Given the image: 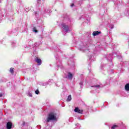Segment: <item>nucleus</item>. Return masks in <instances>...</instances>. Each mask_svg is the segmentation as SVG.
Segmentation results:
<instances>
[{
    "label": "nucleus",
    "instance_id": "obj_1",
    "mask_svg": "<svg viewBox=\"0 0 129 129\" xmlns=\"http://www.w3.org/2000/svg\"><path fill=\"white\" fill-rule=\"evenodd\" d=\"M54 120H57V115L54 112L49 113L45 119L46 123H48V122H51V121H54Z\"/></svg>",
    "mask_w": 129,
    "mask_h": 129
},
{
    "label": "nucleus",
    "instance_id": "obj_2",
    "mask_svg": "<svg viewBox=\"0 0 129 129\" xmlns=\"http://www.w3.org/2000/svg\"><path fill=\"white\" fill-rule=\"evenodd\" d=\"M61 28L63 32H66V33H67V32H69V26L67 25L66 24H61Z\"/></svg>",
    "mask_w": 129,
    "mask_h": 129
},
{
    "label": "nucleus",
    "instance_id": "obj_3",
    "mask_svg": "<svg viewBox=\"0 0 129 129\" xmlns=\"http://www.w3.org/2000/svg\"><path fill=\"white\" fill-rule=\"evenodd\" d=\"M14 125H13V123L12 122L9 121L6 124V128L7 129H12L13 128Z\"/></svg>",
    "mask_w": 129,
    "mask_h": 129
},
{
    "label": "nucleus",
    "instance_id": "obj_4",
    "mask_svg": "<svg viewBox=\"0 0 129 129\" xmlns=\"http://www.w3.org/2000/svg\"><path fill=\"white\" fill-rule=\"evenodd\" d=\"M35 61L38 63V65H41V64H42V60L38 57L36 58Z\"/></svg>",
    "mask_w": 129,
    "mask_h": 129
},
{
    "label": "nucleus",
    "instance_id": "obj_5",
    "mask_svg": "<svg viewBox=\"0 0 129 129\" xmlns=\"http://www.w3.org/2000/svg\"><path fill=\"white\" fill-rule=\"evenodd\" d=\"M75 112H78V113H81L82 114V112H83V110H80L78 108H76L75 109Z\"/></svg>",
    "mask_w": 129,
    "mask_h": 129
},
{
    "label": "nucleus",
    "instance_id": "obj_6",
    "mask_svg": "<svg viewBox=\"0 0 129 129\" xmlns=\"http://www.w3.org/2000/svg\"><path fill=\"white\" fill-rule=\"evenodd\" d=\"M99 34H101V32L100 31H94L93 32V36H98V35H99Z\"/></svg>",
    "mask_w": 129,
    "mask_h": 129
},
{
    "label": "nucleus",
    "instance_id": "obj_7",
    "mask_svg": "<svg viewBox=\"0 0 129 129\" xmlns=\"http://www.w3.org/2000/svg\"><path fill=\"white\" fill-rule=\"evenodd\" d=\"M68 78L70 80H71L72 78H73V75H72V74H71V73H68Z\"/></svg>",
    "mask_w": 129,
    "mask_h": 129
},
{
    "label": "nucleus",
    "instance_id": "obj_8",
    "mask_svg": "<svg viewBox=\"0 0 129 129\" xmlns=\"http://www.w3.org/2000/svg\"><path fill=\"white\" fill-rule=\"evenodd\" d=\"M125 89L126 91H129V84H126L125 86Z\"/></svg>",
    "mask_w": 129,
    "mask_h": 129
},
{
    "label": "nucleus",
    "instance_id": "obj_9",
    "mask_svg": "<svg viewBox=\"0 0 129 129\" xmlns=\"http://www.w3.org/2000/svg\"><path fill=\"white\" fill-rule=\"evenodd\" d=\"M71 99H72V98L71 97V95H69L68 97V99H67V101H70L71 100Z\"/></svg>",
    "mask_w": 129,
    "mask_h": 129
},
{
    "label": "nucleus",
    "instance_id": "obj_10",
    "mask_svg": "<svg viewBox=\"0 0 129 129\" xmlns=\"http://www.w3.org/2000/svg\"><path fill=\"white\" fill-rule=\"evenodd\" d=\"M52 128V126H49V125H47L45 127V129H51Z\"/></svg>",
    "mask_w": 129,
    "mask_h": 129
},
{
    "label": "nucleus",
    "instance_id": "obj_11",
    "mask_svg": "<svg viewBox=\"0 0 129 129\" xmlns=\"http://www.w3.org/2000/svg\"><path fill=\"white\" fill-rule=\"evenodd\" d=\"M10 73H14V68H10Z\"/></svg>",
    "mask_w": 129,
    "mask_h": 129
},
{
    "label": "nucleus",
    "instance_id": "obj_12",
    "mask_svg": "<svg viewBox=\"0 0 129 129\" xmlns=\"http://www.w3.org/2000/svg\"><path fill=\"white\" fill-rule=\"evenodd\" d=\"M33 31L34 32V33H37L38 31L36 29V28H34Z\"/></svg>",
    "mask_w": 129,
    "mask_h": 129
},
{
    "label": "nucleus",
    "instance_id": "obj_13",
    "mask_svg": "<svg viewBox=\"0 0 129 129\" xmlns=\"http://www.w3.org/2000/svg\"><path fill=\"white\" fill-rule=\"evenodd\" d=\"M117 126H116V125H114L111 127L112 129H114L115 128V127H116Z\"/></svg>",
    "mask_w": 129,
    "mask_h": 129
},
{
    "label": "nucleus",
    "instance_id": "obj_14",
    "mask_svg": "<svg viewBox=\"0 0 129 129\" xmlns=\"http://www.w3.org/2000/svg\"><path fill=\"white\" fill-rule=\"evenodd\" d=\"M35 93H36V94H39V93H40V92H39V90H37L35 91Z\"/></svg>",
    "mask_w": 129,
    "mask_h": 129
},
{
    "label": "nucleus",
    "instance_id": "obj_15",
    "mask_svg": "<svg viewBox=\"0 0 129 129\" xmlns=\"http://www.w3.org/2000/svg\"><path fill=\"white\" fill-rule=\"evenodd\" d=\"M80 85H81V86H82V85H83V83L82 82H81L80 83Z\"/></svg>",
    "mask_w": 129,
    "mask_h": 129
},
{
    "label": "nucleus",
    "instance_id": "obj_16",
    "mask_svg": "<svg viewBox=\"0 0 129 129\" xmlns=\"http://www.w3.org/2000/svg\"><path fill=\"white\" fill-rule=\"evenodd\" d=\"M95 87H97V88H100V86H99V85L95 86Z\"/></svg>",
    "mask_w": 129,
    "mask_h": 129
},
{
    "label": "nucleus",
    "instance_id": "obj_17",
    "mask_svg": "<svg viewBox=\"0 0 129 129\" xmlns=\"http://www.w3.org/2000/svg\"><path fill=\"white\" fill-rule=\"evenodd\" d=\"M110 28H111V29H113V28H114L113 25H111Z\"/></svg>",
    "mask_w": 129,
    "mask_h": 129
},
{
    "label": "nucleus",
    "instance_id": "obj_18",
    "mask_svg": "<svg viewBox=\"0 0 129 129\" xmlns=\"http://www.w3.org/2000/svg\"><path fill=\"white\" fill-rule=\"evenodd\" d=\"M3 97V94L0 93V97Z\"/></svg>",
    "mask_w": 129,
    "mask_h": 129
},
{
    "label": "nucleus",
    "instance_id": "obj_19",
    "mask_svg": "<svg viewBox=\"0 0 129 129\" xmlns=\"http://www.w3.org/2000/svg\"><path fill=\"white\" fill-rule=\"evenodd\" d=\"M71 7H74V4H72L71 5Z\"/></svg>",
    "mask_w": 129,
    "mask_h": 129
},
{
    "label": "nucleus",
    "instance_id": "obj_20",
    "mask_svg": "<svg viewBox=\"0 0 129 129\" xmlns=\"http://www.w3.org/2000/svg\"><path fill=\"white\" fill-rule=\"evenodd\" d=\"M12 46L14 47V43L12 44Z\"/></svg>",
    "mask_w": 129,
    "mask_h": 129
}]
</instances>
